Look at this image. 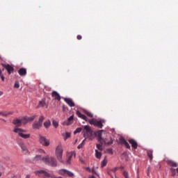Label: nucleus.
I'll use <instances>...</instances> for the list:
<instances>
[{
    "mask_svg": "<svg viewBox=\"0 0 178 178\" xmlns=\"http://www.w3.org/2000/svg\"><path fill=\"white\" fill-rule=\"evenodd\" d=\"M55 154L58 161L61 163H65V161L62 159V157L63 156V148L61 145L56 147Z\"/></svg>",
    "mask_w": 178,
    "mask_h": 178,
    "instance_id": "obj_1",
    "label": "nucleus"
},
{
    "mask_svg": "<svg viewBox=\"0 0 178 178\" xmlns=\"http://www.w3.org/2000/svg\"><path fill=\"white\" fill-rule=\"evenodd\" d=\"M35 175L36 176H38V177H42V178H52L54 177V175H51L49 172H47L44 170H39L34 172Z\"/></svg>",
    "mask_w": 178,
    "mask_h": 178,
    "instance_id": "obj_2",
    "label": "nucleus"
},
{
    "mask_svg": "<svg viewBox=\"0 0 178 178\" xmlns=\"http://www.w3.org/2000/svg\"><path fill=\"white\" fill-rule=\"evenodd\" d=\"M45 120V118L44 116H40L39 118L38 121H35L32 125V127L34 130H39V129H41L42 127V122Z\"/></svg>",
    "mask_w": 178,
    "mask_h": 178,
    "instance_id": "obj_3",
    "label": "nucleus"
},
{
    "mask_svg": "<svg viewBox=\"0 0 178 178\" xmlns=\"http://www.w3.org/2000/svg\"><path fill=\"white\" fill-rule=\"evenodd\" d=\"M39 143L41 145H43V147H49L51 145L49 140L44 136H42V135H39Z\"/></svg>",
    "mask_w": 178,
    "mask_h": 178,
    "instance_id": "obj_4",
    "label": "nucleus"
},
{
    "mask_svg": "<svg viewBox=\"0 0 178 178\" xmlns=\"http://www.w3.org/2000/svg\"><path fill=\"white\" fill-rule=\"evenodd\" d=\"M58 173L60 175H62V176H65V177H74V174L66 169L60 170L58 171Z\"/></svg>",
    "mask_w": 178,
    "mask_h": 178,
    "instance_id": "obj_5",
    "label": "nucleus"
},
{
    "mask_svg": "<svg viewBox=\"0 0 178 178\" xmlns=\"http://www.w3.org/2000/svg\"><path fill=\"white\" fill-rule=\"evenodd\" d=\"M1 66H3V67L6 68L8 74H12V73H13V72L15 71V68H13V67H12V65H10L9 64L6 65L5 63H1Z\"/></svg>",
    "mask_w": 178,
    "mask_h": 178,
    "instance_id": "obj_6",
    "label": "nucleus"
},
{
    "mask_svg": "<svg viewBox=\"0 0 178 178\" xmlns=\"http://www.w3.org/2000/svg\"><path fill=\"white\" fill-rule=\"evenodd\" d=\"M74 118L73 117V115H71L67 121H65L63 124V126H70V124H72L73 123V120H74Z\"/></svg>",
    "mask_w": 178,
    "mask_h": 178,
    "instance_id": "obj_7",
    "label": "nucleus"
},
{
    "mask_svg": "<svg viewBox=\"0 0 178 178\" xmlns=\"http://www.w3.org/2000/svg\"><path fill=\"white\" fill-rule=\"evenodd\" d=\"M64 101L69 105V106L73 107L74 106V102L70 98H65Z\"/></svg>",
    "mask_w": 178,
    "mask_h": 178,
    "instance_id": "obj_8",
    "label": "nucleus"
},
{
    "mask_svg": "<svg viewBox=\"0 0 178 178\" xmlns=\"http://www.w3.org/2000/svg\"><path fill=\"white\" fill-rule=\"evenodd\" d=\"M35 118H37V115H33L31 117H24V120H26V122H24V124H27L29 122H33V120H34Z\"/></svg>",
    "mask_w": 178,
    "mask_h": 178,
    "instance_id": "obj_9",
    "label": "nucleus"
},
{
    "mask_svg": "<svg viewBox=\"0 0 178 178\" xmlns=\"http://www.w3.org/2000/svg\"><path fill=\"white\" fill-rule=\"evenodd\" d=\"M49 165H50V166L55 167L58 165V162L56 161V159H55V158L50 157V161H49Z\"/></svg>",
    "mask_w": 178,
    "mask_h": 178,
    "instance_id": "obj_10",
    "label": "nucleus"
},
{
    "mask_svg": "<svg viewBox=\"0 0 178 178\" xmlns=\"http://www.w3.org/2000/svg\"><path fill=\"white\" fill-rule=\"evenodd\" d=\"M129 143H130L131 144V145H132L133 148H134V149H137V148H138V144L134 139L129 140Z\"/></svg>",
    "mask_w": 178,
    "mask_h": 178,
    "instance_id": "obj_11",
    "label": "nucleus"
},
{
    "mask_svg": "<svg viewBox=\"0 0 178 178\" xmlns=\"http://www.w3.org/2000/svg\"><path fill=\"white\" fill-rule=\"evenodd\" d=\"M18 73L19 76H26V74H27V70H26V68H21L19 70Z\"/></svg>",
    "mask_w": 178,
    "mask_h": 178,
    "instance_id": "obj_12",
    "label": "nucleus"
},
{
    "mask_svg": "<svg viewBox=\"0 0 178 178\" xmlns=\"http://www.w3.org/2000/svg\"><path fill=\"white\" fill-rule=\"evenodd\" d=\"M51 95L54 98H55V99H57V101H60V95L59 93H58V92L54 91Z\"/></svg>",
    "mask_w": 178,
    "mask_h": 178,
    "instance_id": "obj_13",
    "label": "nucleus"
},
{
    "mask_svg": "<svg viewBox=\"0 0 178 178\" xmlns=\"http://www.w3.org/2000/svg\"><path fill=\"white\" fill-rule=\"evenodd\" d=\"M44 106H46V108H48L47 103H45V100H42L39 102V104L37 106V108H44Z\"/></svg>",
    "mask_w": 178,
    "mask_h": 178,
    "instance_id": "obj_14",
    "label": "nucleus"
},
{
    "mask_svg": "<svg viewBox=\"0 0 178 178\" xmlns=\"http://www.w3.org/2000/svg\"><path fill=\"white\" fill-rule=\"evenodd\" d=\"M76 115L79 118H81V119H83V120H86V122H87V116H86L84 114H82L80 111H77Z\"/></svg>",
    "mask_w": 178,
    "mask_h": 178,
    "instance_id": "obj_15",
    "label": "nucleus"
},
{
    "mask_svg": "<svg viewBox=\"0 0 178 178\" xmlns=\"http://www.w3.org/2000/svg\"><path fill=\"white\" fill-rule=\"evenodd\" d=\"M13 131H14V133H17V134L26 133V130H24L22 129H20V128H15Z\"/></svg>",
    "mask_w": 178,
    "mask_h": 178,
    "instance_id": "obj_16",
    "label": "nucleus"
},
{
    "mask_svg": "<svg viewBox=\"0 0 178 178\" xmlns=\"http://www.w3.org/2000/svg\"><path fill=\"white\" fill-rule=\"evenodd\" d=\"M42 161L46 163V165H49V161H51V158L47 156L46 157H42Z\"/></svg>",
    "mask_w": 178,
    "mask_h": 178,
    "instance_id": "obj_17",
    "label": "nucleus"
},
{
    "mask_svg": "<svg viewBox=\"0 0 178 178\" xmlns=\"http://www.w3.org/2000/svg\"><path fill=\"white\" fill-rule=\"evenodd\" d=\"M95 126L96 127H98L99 129H102V127H104V124H102V122L100 121H98L97 120H96Z\"/></svg>",
    "mask_w": 178,
    "mask_h": 178,
    "instance_id": "obj_18",
    "label": "nucleus"
},
{
    "mask_svg": "<svg viewBox=\"0 0 178 178\" xmlns=\"http://www.w3.org/2000/svg\"><path fill=\"white\" fill-rule=\"evenodd\" d=\"M121 143L125 145L126 148H128V149H130V145L129 143L124 140V138L121 139Z\"/></svg>",
    "mask_w": 178,
    "mask_h": 178,
    "instance_id": "obj_19",
    "label": "nucleus"
},
{
    "mask_svg": "<svg viewBox=\"0 0 178 178\" xmlns=\"http://www.w3.org/2000/svg\"><path fill=\"white\" fill-rule=\"evenodd\" d=\"M108 163V159L107 157L105 156L104 160L101 162V166L102 168L105 167V165Z\"/></svg>",
    "mask_w": 178,
    "mask_h": 178,
    "instance_id": "obj_20",
    "label": "nucleus"
},
{
    "mask_svg": "<svg viewBox=\"0 0 178 178\" xmlns=\"http://www.w3.org/2000/svg\"><path fill=\"white\" fill-rule=\"evenodd\" d=\"M13 124H15L16 126H22V120H14L13 121Z\"/></svg>",
    "mask_w": 178,
    "mask_h": 178,
    "instance_id": "obj_21",
    "label": "nucleus"
},
{
    "mask_svg": "<svg viewBox=\"0 0 178 178\" xmlns=\"http://www.w3.org/2000/svg\"><path fill=\"white\" fill-rule=\"evenodd\" d=\"M19 137H22V138H24L25 140L27 138H30V134H19Z\"/></svg>",
    "mask_w": 178,
    "mask_h": 178,
    "instance_id": "obj_22",
    "label": "nucleus"
},
{
    "mask_svg": "<svg viewBox=\"0 0 178 178\" xmlns=\"http://www.w3.org/2000/svg\"><path fill=\"white\" fill-rule=\"evenodd\" d=\"M97 140L99 142L100 144H104V143H105V139L102 138L101 134L98 135Z\"/></svg>",
    "mask_w": 178,
    "mask_h": 178,
    "instance_id": "obj_23",
    "label": "nucleus"
},
{
    "mask_svg": "<svg viewBox=\"0 0 178 178\" xmlns=\"http://www.w3.org/2000/svg\"><path fill=\"white\" fill-rule=\"evenodd\" d=\"M95 156L97 158V159H101V156H102V153L101 152H99L97 149H95Z\"/></svg>",
    "mask_w": 178,
    "mask_h": 178,
    "instance_id": "obj_24",
    "label": "nucleus"
},
{
    "mask_svg": "<svg viewBox=\"0 0 178 178\" xmlns=\"http://www.w3.org/2000/svg\"><path fill=\"white\" fill-rule=\"evenodd\" d=\"M84 130L89 134L92 133L91 128L88 125L84 126Z\"/></svg>",
    "mask_w": 178,
    "mask_h": 178,
    "instance_id": "obj_25",
    "label": "nucleus"
},
{
    "mask_svg": "<svg viewBox=\"0 0 178 178\" xmlns=\"http://www.w3.org/2000/svg\"><path fill=\"white\" fill-rule=\"evenodd\" d=\"M44 126L45 127V129H48L49 128V127L51 126V120H47L44 122Z\"/></svg>",
    "mask_w": 178,
    "mask_h": 178,
    "instance_id": "obj_26",
    "label": "nucleus"
},
{
    "mask_svg": "<svg viewBox=\"0 0 178 178\" xmlns=\"http://www.w3.org/2000/svg\"><path fill=\"white\" fill-rule=\"evenodd\" d=\"M19 147L22 148V151L24 152H27V147H26V145L24 143H20Z\"/></svg>",
    "mask_w": 178,
    "mask_h": 178,
    "instance_id": "obj_27",
    "label": "nucleus"
},
{
    "mask_svg": "<svg viewBox=\"0 0 178 178\" xmlns=\"http://www.w3.org/2000/svg\"><path fill=\"white\" fill-rule=\"evenodd\" d=\"M33 161L35 162H37L38 161H42V156L41 155H37L34 157Z\"/></svg>",
    "mask_w": 178,
    "mask_h": 178,
    "instance_id": "obj_28",
    "label": "nucleus"
},
{
    "mask_svg": "<svg viewBox=\"0 0 178 178\" xmlns=\"http://www.w3.org/2000/svg\"><path fill=\"white\" fill-rule=\"evenodd\" d=\"M72 155L70 154V156H67V161H66V165H70V161H72Z\"/></svg>",
    "mask_w": 178,
    "mask_h": 178,
    "instance_id": "obj_29",
    "label": "nucleus"
},
{
    "mask_svg": "<svg viewBox=\"0 0 178 178\" xmlns=\"http://www.w3.org/2000/svg\"><path fill=\"white\" fill-rule=\"evenodd\" d=\"M152 152H153L152 150H148V151H147V155H148V156H149L150 161H152V158H153V157H152Z\"/></svg>",
    "mask_w": 178,
    "mask_h": 178,
    "instance_id": "obj_30",
    "label": "nucleus"
},
{
    "mask_svg": "<svg viewBox=\"0 0 178 178\" xmlns=\"http://www.w3.org/2000/svg\"><path fill=\"white\" fill-rule=\"evenodd\" d=\"M84 113H86V115H87V116H88L89 118H92L94 116V115L92 113H91V112L88 111H85Z\"/></svg>",
    "mask_w": 178,
    "mask_h": 178,
    "instance_id": "obj_31",
    "label": "nucleus"
},
{
    "mask_svg": "<svg viewBox=\"0 0 178 178\" xmlns=\"http://www.w3.org/2000/svg\"><path fill=\"white\" fill-rule=\"evenodd\" d=\"M64 140H67V138H70V133L66 132L65 135H63Z\"/></svg>",
    "mask_w": 178,
    "mask_h": 178,
    "instance_id": "obj_32",
    "label": "nucleus"
},
{
    "mask_svg": "<svg viewBox=\"0 0 178 178\" xmlns=\"http://www.w3.org/2000/svg\"><path fill=\"white\" fill-rule=\"evenodd\" d=\"M52 124H53L54 127H55V129H56V127H58V126H59V123H58V122L55 120H54L52 121Z\"/></svg>",
    "mask_w": 178,
    "mask_h": 178,
    "instance_id": "obj_33",
    "label": "nucleus"
},
{
    "mask_svg": "<svg viewBox=\"0 0 178 178\" xmlns=\"http://www.w3.org/2000/svg\"><path fill=\"white\" fill-rule=\"evenodd\" d=\"M102 145H103V144H102V145H100V144H97V145H96V147H97V149H99V151H102V150L104 149L103 147H102Z\"/></svg>",
    "mask_w": 178,
    "mask_h": 178,
    "instance_id": "obj_34",
    "label": "nucleus"
},
{
    "mask_svg": "<svg viewBox=\"0 0 178 178\" xmlns=\"http://www.w3.org/2000/svg\"><path fill=\"white\" fill-rule=\"evenodd\" d=\"M95 122H97V120H95V119L89 120L90 124H92L93 126H95Z\"/></svg>",
    "mask_w": 178,
    "mask_h": 178,
    "instance_id": "obj_35",
    "label": "nucleus"
},
{
    "mask_svg": "<svg viewBox=\"0 0 178 178\" xmlns=\"http://www.w3.org/2000/svg\"><path fill=\"white\" fill-rule=\"evenodd\" d=\"M81 130H83L81 128H77V129L74 131V134H77V133H81Z\"/></svg>",
    "mask_w": 178,
    "mask_h": 178,
    "instance_id": "obj_36",
    "label": "nucleus"
},
{
    "mask_svg": "<svg viewBox=\"0 0 178 178\" xmlns=\"http://www.w3.org/2000/svg\"><path fill=\"white\" fill-rule=\"evenodd\" d=\"M15 88H20V84L19 83V81H16L14 85Z\"/></svg>",
    "mask_w": 178,
    "mask_h": 178,
    "instance_id": "obj_37",
    "label": "nucleus"
},
{
    "mask_svg": "<svg viewBox=\"0 0 178 178\" xmlns=\"http://www.w3.org/2000/svg\"><path fill=\"white\" fill-rule=\"evenodd\" d=\"M170 165H171V166H172L173 168H177V163H175L174 161H171V162H170Z\"/></svg>",
    "mask_w": 178,
    "mask_h": 178,
    "instance_id": "obj_38",
    "label": "nucleus"
},
{
    "mask_svg": "<svg viewBox=\"0 0 178 178\" xmlns=\"http://www.w3.org/2000/svg\"><path fill=\"white\" fill-rule=\"evenodd\" d=\"M124 176L125 178H130V177H129V172H127L126 171L124 172Z\"/></svg>",
    "mask_w": 178,
    "mask_h": 178,
    "instance_id": "obj_39",
    "label": "nucleus"
},
{
    "mask_svg": "<svg viewBox=\"0 0 178 178\" xmlns=\"http://www.w3.org/2000/svg\"><path fill=\"white\" fill-rule=\"evenodd\" d=\"M0 115H1V116H8L6 112H0Z\"/></svg>",
    "mask_w": 178,
    "mask_h": 178,
    "instance_id": "obj_40",
    "label": "nucleus"
},
{
    "mask_svg": "<svg viewBox=\"0 0 178 178\" xmlns=\"http://www.w3.org/2000/svg\"><path fill=\"white\" fill-rule=\"evenodd\" d=\"M84 145H83V143H81V144H79V145H78V149H81V148H83V146Z\"/></svg>",
    "mask_w": 178,
    "mask_h": 178,
    "instance_id": "obj_41",
    "label": "nucleus"
},
{
    "mask_svg": "<svg viewBox=\"0 0 178 178\" xmlns=\"http://www.w3.org/2000/svg\"><path fill=\"white\" fill-rule=\"evenodd\" d=\"M6 114H7V116H9L10 115H13V112L12 111H8V112H6Z\"/></svg>",
    "mask_w": 178,
    "mask_h": 178,
    "instance_id": "obj_42",
    "label": "nucleus"
},
{
    "mask_svg": "<svg viewBox=\"0 0 178 178\" xmlns=\"http://www.w3.org/2000/svg\"><path fill=\"white\" fill-rule=\"evenodd\" d=\"M90 172H92V173H93L95 175H97V172L95 171V170L94 168H92Z\"/></svg>",
    "mask_w": 178,
    "mask_h": 178,
    "instance_id": "obj_43",
    "label": "nucleus"
},
{
    "mask_svg": "<svg viewBox=\"0 0 178 178\" xmlns=\"http://www.w3.org/2000/svg\"><path fill=\"white\" fill-rule=\"evenodd\" d=\"M2 81H5V76H3V75H1V76H0Z\"/></svg>",
    "mask_w": 178,
    "mask_h": 178,
    "instance_id": "obj_44",
    "label": "nucleus"
},
{
    "mask_svg": "<svg viewBox=\"0 0 178 178\" xmlns=\"http://www.w3.org/2000/svg\"><path fill=\"white\" fill-rule=\"evenodd\" d=\"M82 37L81 35H77V40H81Z\"/></svg>",
    "mask_w": 178,
    "mask_h": 178,
    "instance_id": "obj_45",
    "label": "nucleus"
},
{
    "mask_svg": "<svg viewBox=\"0 0 178 178\" xmlns=\"http://www.w3.org/2000/svg\"><path fill=\"white\" fill-rule=\"evenodd\" d=\"M26 122V120H24V118L21 120V123H23L24 124V122Z\"/></svg>",
    "mask_w": 178,
    "mask_h": 178,
    "instance_id": "obj_46",
    "label": "nucleus"
},
{
    "mask_svg": "<svg viewBox=\"0 0 178 178\" xmlns=\"http://www.w3.org/2000/svg\"><path fill=\"white\" fill-rule=\"evenodd\" d=\"M147 176H149V167L147 168Z\"/></svg>",
    "mask_w": 178,
    "mask_h": 178,
    "instance_id": "obj_47",
    "label": "nucleus"
},
{
    "mask_svg": "<svg viewBox=\"0 0 178 178\" xmlns=\"http://www.w3.org/2000/svg\"><path fill=\"white\" fill-rule=\"evenodd\" d=\"M86 170H88V172H91V168H90L89 167H87Z\"/></svg>",
    "mask_w": 178,
    "mask_h": 178,
    "instance_id": "obj_48",
    "label": "nucleus"
},
{
    "mask_svg": "<svg viewBox=\"0 0 178 178\" xmlns=\"http://www.w3.org/2000/svg\"><path fill=\"white\" fill-rule=\"evenodd\" d=\"M99 121L102 122V123H105V120H100Z\"/></svg>",
    "mask_w": 178,
    "mask_h": 178,
    "instance_id": "obj_49",
    "label": "nucleus"
},
{
    "mask_svg": "<svg viewBox=\"0 0 178 178\" xmlns=\"http://www.w3.org/2000/svg\"><path fill=\"white\" fill-rule=\"evenodd\" d=\"M52 178H63L62 177H55V175H53Z\"/></svg>",
    "mask_w": 178,
    "mask_h": 178,
    "instance_id": "obj_50",
    "label": "nucleus"
},
{
    "mask_svg": "<svg viewBox=\"0 0 178 178\" xmlns=\"http://www.w3.org/2000/svg\"><path fill=\"white\" fill-rule=\"evenodd\" d=\"M2 95H3V92L0 91V97L2 96Z\"/></svg>",
    "mask_w": 178,
    "mask_h": 178,
    "instance_id": "obj_51",
    "label": "nucleus"
},
{
    "mask_svg": "<svg viewBox=\"0 0 178 178\" xmlns=\"http://www.w3.org/2000/svg\"><path fill=\"white\" fill-rule=\"evenodd\" d=\"M86 140H87V138H86L82 141L83 145H84V143L86 142Z\"/></svg>",
    "mask_w": 178,
    "mask_h": 178,
    "instance_id": "obj_52",
    "label": "nucleus"
},
{
    "mask_svg": "<svg viewBox=\"0 0 178 178\" xmlns=\"http://www.w3.org/2000/svg\"><path fill=\"white\" fill-rule=\"evenodd\" d=\"M171 170H172V172H176V169L171 168Z\"/></svg>",
    "mask_w": 178,
    "mask_h": 178,
    "instance_id": "obj_53",
    "label": "nucleus"
},
{
    "mask_svg": "<svg viewBox=\"0 0 178 178\" xmlns=\"http://www.w3.org/2000/svg\"><path fill=\"white\" fill-rule=\"evenodd\" d=\"M139 173H140V170L138 168V170H137V175H138V176Z\"/></svg>",
    "mask_w": 178,
    "mask_h": 178,
    "instance_id": "obj_54",
    "label": "nucleus"
},
{
    "mask_svg": "<svg viewBox=\"0 0 178 178\" xmlns=\"http://www.w3.org/2000/svg\"><path fill=\"white\" fill-rule=\"evenodd\" d=\"M30 177H31L30 175H27L25 178H30Z\"/></svg>",
    "mask_w": 178,
    "mask_h": 178,
    "instance_id": "obj_55",
    "label": "nucleus"
},
{
    "mask_svg": "<svg viewBox=\"0 0 178 178\" xmlns=\"http://www.w3.org/2000/svg\"><path fill=\"white\" fill-rule=\"evenodd\" d=\"M1 76H3V75H2V70H0V77H1Z\"/></svg>",
    "mask_w": 178,
    "mask_h": 178,
    "instance_id": "obj_56",
    "label": "nucleus"
},
{
    "mask_svg": "<svg viewBox=\"0 0 178 178\" xmlns=\"http://www.w3.org/2000/svg\"><path fill=\"white\" fill-rule=\"evenodd\" d=\"M110 154H113V152H112V150H110Z\"/></svg>",
    "mask_w": 178,
    "mask_h": 178,
    "instance_id": "obj_57",
    "label": "nucleus"
},
{
    "mask_svg": "<svg viewBox=\"0 0 178 178\" xmlns=\"http://www.w3.org/2000/svg\"><path fill=\"white\" fill-rule=\"evenodd\" d=\"M121 169H124V167H123V166H121Z\"/></svg>",
    "mask_w": 178,
    "mask_h": 178,
    "instance_id": "obj_58",
    "label": "nucleus"
},
{
    "mask_svg": "<svg viewBox=\"0 0 178 178\" xmlns=\"http://www.w3.org/2000/svg\"><path fill=\"white\" fill-rule=\"evenodd\" d=\"M1 176H2V172H0V177H1Z\"/></svg>",
    "mask_w": 178,
    "mask_h": 178,
    "instance_id": "obj_59",
    "label": "nucleus"
},
{
    "mask_svg": "<svg viewBox=\"0 0 178 178\" xmlns=\"http://www.w3.org/2000/svg\"><path fill=\"white\" fill-rule=\"evenodd\" d=\"M42 152H43L44 154H45V151L42 150Z\"/></svg>",
    "mask_w": 178,
    "mask_h": 178,
    "instance_id": "obj_60",
    "label": "nucleus"
},
{
    "mask_svg": "<svg viewBox=\"0 0 178 178\" xmlns=\"http://www.w3.org/2000/svg\"><path fill=\"white\" fill-rule=\"evenodd\" d=\"M3 120V122H6V120Z\"/></svg>",
    "mask_w": 178,
    "mask_h": 178,
    "instance_id": "obj_61",
    "label": "nucleus"
},
{
    "mask_svg": "<svg viewBox=\"0 0 178 178\" xmlns=\"http://www.w3.org/2000/svg\"><path fill=\"white\" fill-rule=\"evenodd\" d=\"M175 175H176V173L172 174V176H175Z\"/></svg>",
    "mask_w": 178,
    "mask_h": 178,
    "instance_id": "obj_62",
    "label": "nucleus"
},
{
    "mask_svg": "<svg viewBox=\"0 0 178 178\" xmlns=\"http://www.w3.org/2000/svg\"><path fill=\"white\" fill-rule=\"evenodd\" d=\"M138 178H140V177L138 175Z\"/></svg>",
    "mask_w": 178,
    "mask_h": 178,
    "instance_id": "obj_63",
    "label": "nucleus"
}]
</instances>
